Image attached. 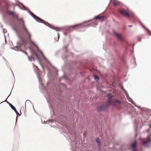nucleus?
I'll use <instances>...</instances> for the list:
<instances>
[{"mask_svg": "<svg viewBox=\"0 0 151 151\" xmlns=\"http://www.w3.org/2000/svg\"><path fill=\"white\" fill-rule=\"evenodd\" d=\"M107 97L108 99V103L109 104L114 106L118 109H121L122 108L121 104L119 101L116 99L112 100L111 99L112 95L110 93L107 94Z\"/></svg>", "mask_w": 151, "mask_h": 151, "instance_id": "f257e3e1", "label": "nucleus"}, {"mask_svg": "<svg viewBox=\"0 0 151 151\" xmlns=\"http://www.w3.org/2000/svg\"><path fill=\"white\" fill-rule=\"evenodd\" d=\"M24 29L26 31V33H25V34L26 40H23V42L25 43H29V44H33L34 42L31 40V34L28 31L26 28L24 27Z\"/></svg>", "mask_w": 151, "mask_h": 151, "instance_id": "f03ea898", "label": "nucleus"}, {"mask_svg": "<svg viewBox=\"0 0 151 151\" xmlns=\"http://www.w3.org/2000/svg\"><path fill=\"white\" fill-rule=\"evenodd\" d=\"M119 11L123 16L127 18H129L133 16V14L129 11L122 9L119 10Z\"/></svg>", "mask_w": 151, "mask_h": 151, "instance_id": "7ed1b4c3", "label": "nucleus"}, {"mask_svg": "<svg viewBox=\"0 0 151 151\" xmlns=\"http://www.w3.org/2000/svg\"><path fill=\"white\" fill-rule=\"evenodd\" d=\"M31 15L34 18H35V19L37 21L39 22L43 23L46 25L47 26H50V25L48 22H45V21L42 19L40 17H38L37 16L33 13H31Z\"/></svg>", "mask_w": 151, "mask_h": 151, "instance_id": "20e7f679", "label": "nucleus"}, {"mask_svg": "<svg viewBox=\"0 0 151 151\" xmlns=\"http://www.w3.org/2000/svg\"><path fill=\"white\" fill-rule=\"evenodd\" d=\"M8 13L9 14L12 16H13V17H14L15 18H17V19L18 20L20 21H22L23 22L22 19H18V15L17 14H15V13L14 12H12V11H8Z\"/></svg>", "mask_w": 151, "mask_h": 151, "instance_id": "39448f33", "label": "nucleus"}, {"mask_svg": "<svg viewBox=\"0 0 151 151\" xmlns=\"http://www.w3.org/2000/svg\"><path fill=\"white\" fill-rule=\"evenodd\" d=\"M108 107V105L107 104L101 105L98 107L97 110L98 111H101L106 110Z\"/></svg>", "mask_w": 151, "mask_h": 151, "instance_id": "423d86ee", "label": "nucleus"}, {"mask_svg": "<svg viewBox=\"0 0 151 151\" xmlns=\"http://www.w3.org/2000/svg\"><path fill=\"white\" fill-rule=\"evenodd\" d=\"M151 142L150 138V136H148L147 139L145 140L143 139L142 144L145 146H147L150 144Z\"/></svg>", "mask_w": 151, "mask_h": 151, "instance_id": "0eeeda50", "label": "nucleus"}, {"mask_svg": "<svg viewBox=\"0 0 151 151\" xmlns=\"http://www.w3.org/2000/svg\"><path fill=\"white\" fill-rule=\"evenodd\" d=\"M114 33L115 35L116 36V37H117V38L120 40L121 41H122L123 40V38L122 37L120 34H119L116 32H115Z\"/></svg>", "mask_w": 151, "mask_h": 151, "instance_id": "6e6552de", "label": "nucleus"}, {"mask_svg": "<svg viewBox=\"0 0 151 151\" xmlns=\"http://www.w3.org/2000/svg\"><path fill=\"white\" fill-rule=\"evenodd\" d=\"M113 3L114 5V6H116L119 5V2L118 1L116 0H114V1H113Z\"/></svg>", "mask_w": 151, "mask_h": 151, "instance_id": "1a4fd4ad", "label": "nucleus"}, {"mask_svg": "<svg viewBox=\"0 0 151 151\" xmlns=\"http://www.w3.org/2000/svg\"><path fill=\"white\" fill-rule=\"evenodd\" d=\"M137 143V142L136 141H135L131 145V146L132 147H133L134 148V149H135V148L136 147V145Z\"/></svg>", "mask_w": 151, "mask_h": 151, "instance_id": "9d476101", "label": "nucleus"}, {"mask_svg": "<svg viewBox=\"0 0 151 151\" xmlns=\"http://www.w3.org/2000/svg\"><path fill=\"white\" fill-rule=\"evenodd\" d=\"M96 141L98 145L100 146L101 145L100 144V141L99 138H97L96 139Z\"/></svg>", "mask_w": 151, "mask_h": 151, "instance_id": "9b49d317", "label": "nucleus"}, {"mask_svg": "<svg viewBox=\"0 0 151 151\" xmlns=\"http://www.w3.org/2000/svg\"><path fill=\"white\" fill-rule=\"evenodd\" d=\"M9 105L13 110H15L16 108L12 104L10 103V104H9Z\"/></svg>", "mask_w": 151, "mask_h": 151, "instance_id": "f8f14e48", "label": "nucleus"}, {"mask_svg": "<svg viewBox=\"0 0 151 151\" xmlns=\"http://www.w3.org/2000/svg\"><path fill=\"white\" fill-rule=\"evenodd\" d=\"M79 26V24H76L74 25L71 26H70V28H74L75 27H78Z\"/></svg>", "mask_w": 151, "mask_h": 151, "instance_id": "ddd939ff", "label": "nucleus"}, {"mask_svg": "<svg viewBox=\"0 0 151 151\" xmlns=\"http://www.w3.org/2000/svg\"><path fill=\"white\" fill-rule=\"evenodd\" d=\"M103 17L100 16V15H98L95 17V18L96 19H100Z\"/></svg>", "mask_w": 151, "mask_h": 151, "instance_id": "4468645a", "label": "nucleus"}, {"mask_svg": "<svg viewBox=\"0 0 151 151\" xmlns=\"http://www.w3.org/2000/svg\"><path fill=\"white\" fill-rule=\"evenodd\" d=\"M55 29L56 31H60L61 30V29L60 28H55Z\"/></svg>", "mask_w": 151, "mask_h": 151, "instance_id": "2eb2a0df", "label": "nucleus"}, {"mask_svg": "<svg viewBox=\"0 0 151 151\" xmlns=\"http://www.w3.org/2000/svg\"><path fill=\"white\" fill-rule=\"evenodd\" d=\"M16 113L17 115H18V114L19 115H20L18 113V112H17V110H16V109H15V110H14Z\"/></svg>", "mask_w": 151, "mask_h": 151, "instance_id": "dca6fc26", "label": "nucleus"}, {"mask_svg": "<svg viewBox=\"0 0 151 151\" xmlns=\"http://www.w3.org/2000/svg\"><path fill=\"white\" fill-rule=\"evenodd\" d=\"M94 77L95 79H99L98 77L97 76L95 75Z\"/></svg>", "mask_w": 151, "mask_h": 151, "instance_id": "f3484780", "label": "nucleus"}, {"mask_svg": "<svg viewBox=\"0 0 151 151\" xmlns=\"http://www.w3.org/2000/svg\"><path fill=\"white\" fill-rule=\"evenodd\" d=\"M24 53H25V54L26 55H27V56H28V54H27V52H25H25H24Z\"/></svg>", "mask_w": 151, "mask_h": 151, "instance_id": "a211bd4d", "label": "nucleus"}, {"mask_svg": "<svg viewBox=\"0 0 151 151\" xmlns=\"http://www.w3.org/2000/svg\"><path fill=\"white\" fill-rule=\"evenodd\" d=\"M59 34H58V40H59Z\"/></svg>", "mask_w": 151, "mask_h": 151, "instance_id": "6ab92c4d", "label": "nucleus"}, {"mask_svg": "<svg viewBox=\"0 0 151 151\" xmlns=\"http://www.w3.org/2000/svg\"><path fill=\"white\" fill-rule=\"evenodd\" d=\"M19 42H18V45H19V46H21V44L19 45Z\"/></svg>", "mask_w": 151, "mask_h": 151, "instance_id": "aec40b11", "label": "nucleus"}, {"mask_svg": "<svg viewBox=\"0 0 151 151\" xmlns=\"http://www.w3.org/2000/svg\"><path fill=\"white\" fill-rule=\"evenodd\" d=\"M133 151H137L136 150H135V149H134V150H133Z\"/></svg>", "mask_w": 151, "mask_h": 151, "instance_id": "412c9836", "label": "nucleus"}, {"mask_svg": "<svg viewBox=\"0 0 151 151\" xmlns=\"http://www.w3.org/2000/svg\"><path fill=\"white\" fill-rule=\"evenodd\" d=\"M128 26L129 27H132V25H129Z\"/></svg>", "mask_w": 151, "mask_h": 151, "instance_id": "4be33fe9", "label": "nucleus"}, {"mask_svg": "<svg viewBox=\"0 0 151 151\" xmlns=\"http://www.w3.org/2000/svg\"><path fill=\"white\" fill-rule=\"evenodd\" d=\"M150 128H151V124H150Z\"/></svg>", "mask_w": 151, "mask_h": 151, "instance_id": "5701e85b", "label": "nucleus"}]
</instances>
